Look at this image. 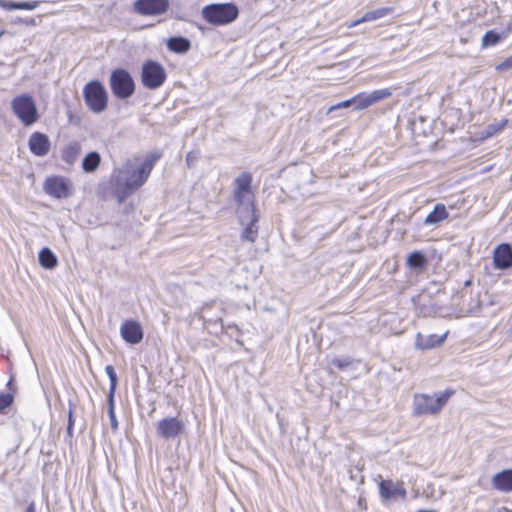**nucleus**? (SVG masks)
<instances>
[{
	"label": "nucleus",
	"mask_w": 512,
	"mask_h": 512,
	"mask_svg": "<svg viewBox=\"0 0 512 512\" xmlns=\"http://www.w3.org/2000/svg\"><path fill=\"white\" fill-rule=\"evenodd\" d=\"M158 158L151 157L142 162L128 160L114 172L113 183L120 203L146 182Z\"/></svg>",
	"instance_id": "obj_1"
},
{
	"label": "nucleus",
	"mask_w": 512,
	"mask_h": 512,
	"mask_svg": "<svg viewBox=\"0 0 512 512\" xmlns=\"http://www.w3.org/2000/svg\"><path fill=\"white\" fill-rule=\"evenodd\" d=\"M233 199L236 203L238 219H246L256 213L254 193L252 191V176L248 172L239 174L233 181Z\"/></svg>",
	"instance_id": "obj_2"
},
{
	"label": "nucleus",
	"mask_w": 512,
	"mask_h": 512,
	"mask_svg": "<svg viewBox=\"0 0 512 512\" xmlns=\"http://www.w3.org/2000/svg\"><path fill=\"white\" fill-rule=\"evenodd\" d=\"M201 16L211 25L224 26L238 18L239 9L234 3H212L202 8Z\"/></svg>",
	"instance_id": "obj_3"
},
{
	"label": "nucleus",
	"mask_w": 512,
	"mask_h": 512,
	"mask_svg": "<svg viewBox=\"0 0 512 512\" xmlns=\"http://www.w3.org/2000/svg\"><path fill=\"white\" fill-rule=\"evenodd\" d=\"M11 110L17 119L26 127L39 120V112L34 98L27 93L15 96L11 100Z\"/></svg>",
	"instance_id": "obj_4"
},
{
	"label": "nucleus",
	"mask_w": 512,
	"mask_h": 512,
	"mask_svg": "<svg viewBox=\"0 0 512 512\" xmlns=\"http://www.w3.org/2000/svg\"><path fill=\"white\" fill-rule=\"evenodd\" d=\"M454 394L453 390H445L435 397L427 394H417L413 400V413L417 416L437 414Z\"/></svg>",
	"instance_id": "obj_5"
},
{
	"label": "nucleus",
	"mask_w": 512,
	"mask_h": 512,
	"mask_svg": "<svg viewBox=\"0 0 512 512\" xmlns=\"http://www.w3.org/2000/svg\"><path fill=\"white\" fill-rule=\"evenodd\" d=\"M87 107L94 113H101L107 107V91L98 80L88 82L83 89Z\"/></svg>",
	"instance_id": "obj_6"
},
{
	"label": "nucleus",
	"mask_w": 512,
	"mask_h": 512,
	"mask_svg": "<svg viewBox=\"0 0 512 512\" xmlns=\"http://www.w3.org/2000/svg\"><path fill=\"white\" fill-rule=\"evenodd\" d=\"M110 88L117 98L127 99L134 93L135 84L127 70L118 68L110 75Z\"/></svg>",
	"instance_id": "obj_7"
},
{
	"label": "nucleus",
	"mask_w": 512,
	"mask_h": 512,
	"mask_svg": "<svg viewBox=\"0 0 512 512\" xmlns=\"http://www.w3.org/2000/svg\"><path fill=\"white\" fill-rule=\"evenodd\" d=\"M141 79L145 87L157 89L165 82V69L160 63L149 60L142 67Z\"/></svg>",
	"instance_id": "obj_8"
},
{
	"label": "nucleus",
	"mask_w": 512,
	"mask_h": 512,
	"mask_svg": "<svg viewBox=\"0 0 512 512\" xmlns=\"http://www.w3.org/2000/svg\"><path fill=\"white\" fill-rule=\"evenodd\" d=\"M185 428L184 422L177 417H167L157 423V435L165 440L179 436Z\"/></svg>",
	"instance_id": "obj_9"
},
{
	"label": "nucleus",
	"mask_w": 512,
	"mask_h": 512,
	"mask_svg": "<svg viewBox=\"0 0 512 512\" xmlns=\"http://www.w3.org/2000/svg\"><path fill=\"white\" fill-rule=\"evenodd\" d=\"M70 182L68 179L61 176L48 177L45 182L43 189L44 191L57 199L67 198L70 196Z\"/></svg>",
	"instance_id": "obj_10"
},
{
	"label": "nucleus",
	"mask_w": 512,
	"mask_h": 512,
	"mask_svg": "<svg viewBox=\"0 0 512 512\" xmlns=\"http://www.w3.org/2000/svg\"><path fill=\"white\" fill-rule=\"evenodd\" d=\"M391 95L392 91L389 88L374 90L370 93H359L353 97L355 110H364Z\"/></svg>",
	"instance_id": "obj_11"
},
{
	"label": "nucleus",
	"mask_w": 512,
	"mask_h": 512,
	"mask_svg": "<svg viewBox=\"0 0 512 512\" xmlns=\"http://www.w3.org/2000/svg\"><path fill=\"white\" fill-rule=\"evenodd\" d=\"M169 8L168 0H136L134 9L144 16L161 15Z\"/></svg>",
	"instance_id": "obj_12"
},
{
	"label": "nucleus",
	"mask_w": 512,
	"mask_h": 512,
	"mask_svg": "<svg viewBox=\"0 0 512 512\" xmlns=\"http://www.w3.org/2000/svg\"><path fill=\"white\" fill-rule=\"evenodd\" d=\"M28 147L33 155L44 157L50 152L51 142L46 134L36 131L30 135Z\"/></svg>",
	"instance_id": "obj_13"
},
{
	"label": "nucleus",
	"mask_w": 512,
	"mask_h": 512,
	"mask_svg": "<svg viewBox=\"0 0 512 512\" xmlns=\"http://www.w3.org/2000/svg\"><path fill=\"white\" fill-rule=\"evenodd\" d=\"M493 265L498 270H507L512 267V246L502 243L493 251Z\"/></svg>",
	"instance_id": "obj_14"
},
{
	"label": "nucleus",
	"mask_w": 512,
	"mask_h": 512,
	"mask_svg": "<svg viewBox=\"0 0 512 512\" xmlns=\"http://www.w3.org/2000/svg\"><path fill=\"white\" fill-rule=\"evenodd\" d=\"M121 337L129 344H138L143 339V329L141 325L134 320H126L120 327Z\"/></svg>",
	"instance_id": "obj_15"
},
{
	"label": "nucleus",
	"mask_w": 512,
	"mask_h": 512,
	"mask_svg": "<svg viewBox=\"0 0 512 512\" xmlns=\"http://www.w3.org/2000/svg\"><path fill=\"white\" fill-rule=\"evenodd\" d=\"M258 215L256 213H252L250 217L246 219H238L242 226H245L244 230L241 234V239L249 242H254L258 236Z\"/></svg>",
	"instance_id": "obj_16"
},
{
	"label": "nucleus",
	"mask_w": 512,
	"mask_h": 512,
	"mask_svg": "<svg viewBox=\"0 0 512 512\" xmlns=\"http://www.w3.org/2000/svg\"><path fill=\"white\" fill-rule=\"evenodd\" d=\"M494 489L501 492H512V469L496 473L491 480Z\"/></svg>",
	"instance_id": "obj_17"
},
{
	"label": "nucleus",
	"mask_w": 512,
	"mask_h": 512,
	"mask_svg": "<svg viewBox=\"0 0 512 512\" xmlns=\"http://www.w3.org/2000/svg\"><path fill=\"white\" fill-rule=\"evenodd\" d=\"M445 338L446 334L439 336L436 334L423 335L418 333L416 336L415 345L420 350L432 349L441 345L445 341Z\"/></svg>",
	"instance_id": "obj_18"
},
{
	"label": "nucleus",
	"mask_w": 512,
	"mask_h": 512,
	"mask_svg": "<svg viewBox=\"0 0 512 512\" xmlns=\"http://www.w3.org/2000/svg\"><path fill=\"white\" fill-rule=\"evenodd\" d=\"M392 13H393L392 7H381V8H377L375 10H370V11H367L366 13H364V15L361 18L354 21L350 26L353 27V26H357L361 23L375 21V20L384 18Z\"/></svg>",
	"instance_id": "obj_19"
},
{
	"label": "nucleus",
	"mask_w": 512,
	"mask_h": 512,
	"mask_svg": "<svg viewBox=\"0 0 512 512\" xmlns=\"http://www.w3.org/2000/svg\"><path fill=\"white\" fill-rule=\"evenodd\" d=\"M449 217V213L446 206L442 203H437L427 217L424 220V224L427 226H435L440 222L446 220Z\"/></svg>",
	"instance_id": "obj_20"
},
{
	"label": "nucleus",
	"mask_w": 512,
	"mask_h": 512,
	"mask_svg": "<svg viewBox=\"0 0 512 512\" xmlns=\"http://www.w3.org/2000/svg\"><path fill=\"white\" fill-rule=\"evenodd\" d=\"M81 150H82V147L79 142H77V141L69 142L62 150V155H61L62 160L65 163L72 165L78 159V156L80 155Z\"/></svg>",
	"instance_id": "obj_21"
},
{
	"label": "nucleus",
	"mask_w": 512,
	"mask_h": 512,
	"mask_svg": "<svg viewBox=\"0 0 512 512\" xmlns=\"http://www.w3.org/2000/svg\"><path fill=\"white\" fill-rule=\"evenodd\" d=\"M190 47V40L182 36L171 37L167 40V48L175 53H186Z\"/></svg>",
	"instance_id": "obj_22"
},
{
	"label": "nucleus",
	"mask_w": 512,
	"mask_h": 512,
	"mask_svg": "<svg viewBox=\"0 0 512 512\" xmlns=\"http://www.w3.org/2000/svg\"><path fill=\"white\" fill-rule=\"evenodd\" d=\"M101 163V156L97 151L86 154L82 160V169L86 173H93L97 170Z\"/></svg>",
	"instance_id": "obj_23"
},
{
	"label": "nucleus",
	"mask_w": 512,
	"mask_h": 512,
	"mask_svg": "<svg viewBox=\"0 0 512 512\" xmlns=\"http://www.w3.org/2000/svg\"><path fill=\"white\" fill-rule=\"evenodd\" d=\"M39 263L46 269H53L57 265V257L49 248H43L39 252Z\"/></svg>",
	"instance_id": "obj_24"
},
{
	"label": "nucleus",
	"mask_w": 512,
	"mask_h": 512,
	"mask_svg": "<svg viewBox=\"0 0 512 512\" xmlns=\"http://www.w3.org/2000/svg\"><path fill=\"white\" fill-rule=\"evenodd\" d=\"M426 258L423 253L415 251L407 258V264L413 269H422L426 265Z\"/></svg>",
	"instance_id": "obj_25"
},
{
	"label": "nucleus",
	"mask_w": 512,
	"mask_h": 512,
	"mask_svg": "<svg viewBox=\"0 0 512 512\" xmlns=\"http://www.w3.org/2000/svg\"><path fill=\"white\" fill-rule=\"evenodd\" d=\"M107 402H108V415L110 419V425L113 431H116L118 429V421L115 415V400L114 396L108 395L107 396Z\"/></svg>",
	"instance_id": "obj_26"
},
{
	"label": "nucleus",
	"mask_w": 512,
	"mask_h": 512,
	"mask_svg": "<svg viewBox=\"0 0 512 512\" xmlns=\"http://www.w3.org/2000/svg\"><path fill=\"white\" fill-rule=\"evenodd\" d=\"M105 372L110 380V387L108 395H115L116 387H117V374L112 365H107L105 367Z\"/></svg>",
	"instance_id": "obj_27"
},
{
	"label": "nucleus",
	"mask_w": 512,
	"mask_h": 512,
	"mask_svg": "<svg viewBox=\"0 0 512 512\" xmlns=\"http://www.w3.org/2000/svg\"><path fill=\"white\" fill-rule=\"evenodd\" d=\"M507 120L504 119V120H501V121H495L489 125L486 126L485 128V136L486 137H492L494 136L495 134H497L499 131H501L504 126L507 124Z\"/></svg>",
	"instance_id": "obj_28"
},
{
	"label": "nucleus",
	"mask_w": 512,
	"mask_h": 512,
	"mask_svg": "<svg viewBox=\"0 0 512 512\" xmlns=\"http://www.w3.org/2000/svg\"><path fill=\"white\" fill-rule=\"evenodd\" d=\"M501 37L497 32L487 31L482 38V45L484 47L493 46L500 41Z\"/></svg>",
	"instance_id": "obj_29"
},
{
	"label": "nucleus",
	"mask_w": 512,
	"mask_h": 512,
	"mask_svg": "<svg viewBox=\"0 0 512 512\" xmlns=\"http://www.w3.org/2000/svg\"><path fill=\"white\" fill-rule=\"evenodd\" d=\"M42 2L41 0L21 1L18 2V10H34L38 8Z\"/></svg>",
	"instance_id": "obj_30"
},
{
	"label": "nucleus",
	"mask_w": 512,
	"mask_h": 512,
	"mask_svg": "<svg viewBox=\"0 0 512 512\" xmlns=\"http://www.w3.org/2000/svg\"><path fill=\"white\" fill-rule=\"evenodd\" d=\"M352 105H354L353 97L351 99H347L345 101H342V102H339V103H337L335 105H332L331 107H329L327 113H331V112L339 110V109L348 108V107H350Z\"/></svg>",
	"instance_id": "obj_31"
},
{
	"label": "nucleus",
	"mask_w": 512,
	"mask_h": 512,
	"mask_svg": "<svg viewBox=\"0 0 512 512\" xmlns=\"http://www.w3.org/2000/svg\"><path fill=\"white\" fill-rule=\"evenodd\" d=\"M331 363L333 366L337 367L338 369L343 370L351 365L352 360L350 358H343V359L334 358Z\"/></svg>",
	"instance_id": "obj_32"
},
{
	"label": "nucleus",
	"mask_w": 512,
	"mask_h": 512,
	"mask_svg": "<svg viewBox=\"0 0 512 512\" xmlns=\"http://www.w3.org/2000/svg\"><path fill=\"white\" fill-rule=\"evenodd\" d=\"M13 402V397L9 393L0 394V411L9 407Z\"/></svg>",
	"instance_id": "obj_33"
},
{
	"label": "nucleus",
	"mask_w": 512,
	"mask_h": 512,
	"mask_svg": "<svg viewBox=\"0 0 512 512\" xmlns=\"http://www.w3.org/2000/svg\"><path fill=\"white\" fill-rule=\"evenodd\" d=\"M199 156H200L199 151H190L186 155V164H187V166L189 168L193 167L196 164V162L198 161Z\"/></svg>",
	"instance_id": "obj_34"
},
{
	"label": "nucleus",
	"mask_w": 512,
	"mask_h": 512,
	"mask_svg": "<svg viewBox=\"0 0 512 512\" xmlns=\"http://www.w3.org/2000/svg\"><path fill=\"white\" fill-rule=\"evenodd\" d=\"M0 7L6 11L18 10V2L12 0H0Z\"/></svg>",
	"instance_id": "obj_35"
},
{
	"label": "nucleus",
	"mask_w": 512,
	"mask_h": 512,
	"mask_svg": "<svg viewBox=\"0 0 512 512\" xmlns=\"http://www.w3.org/2000/svg\"><path fill=\"white\" fill-rule=\"evenodd\" d=\"M379 489H380V494L383 498L385 499H389L392 497L393 495V492L392 490L389 488V486L387 485V483L385 481H382L380 484H379Z\"/></svg>",
	"instance_id": "obj_36"
},
{
	"label": "nucleus",
	"mask_w": 512,
	"mask_h": 512,
	"mask_svg": "<svg viewBox=\"0 0 512 512\" xmlns=\"http://www.w3.org/2000/svg\"><path fill=\"white\" fill-rule=\"evenodd\" d=\"M512 68V55L505 59L503 62H501L499 65H497V70H508Z\"/></svg>",
	"instance_id": "obj_37"
},
{
	"label": "nucleus",
	"mask_w": 512,
	"mask_h": 512,
	"mask_svg": "<svg viewBox=\"0 0 512 512\" xmlns=\"http://www.w3.org/2000/svg\"><path fill=\"white\" fill-rule=\"evenodd\" d=\"M19 23H23L27 26H35L36 25V21L34 18H18V21Z\"/></svg>",
	"instance_id": "obj_38"
},
{
	"label": "nucleus",
	"mask_w": 512,
	"mask_h": 512,
	"mask_svg": "<svg viewBox=\"0 0 512 512\" xmlns=\"http://www.w3.org/2000/svg\"><path fill=\"white\" fill-rule=\"evenodd\" d=\"M72 414H73L72 409H69L68 427H67L68 433H71L73 423H74Z\"/></svg>",
	"instance_id": "obj_39"
},
{
	"label": "nucleus",
	"mask_w": 512,
	"mask_h": 512,
	"mask_svg": "<svg viewBox=\"0 0 512 512\" xmlns=\"http://www.w3.org/2000/svg\"><path fill=\"white\" fill-rule=\"evenodd\" d=\"M202 313H203V314H202V318L204 319V321H207V317H206V315H205V313H206L205 309H203V312H202ZM218 320H220V318H216V319L209 318V319H208V321H209V322H216V321H218Z\"/></svg>",
	"instance_id": "obj_40"
},
{
	"label": "nucleus",
	"mask_w": 512,
	"mask_h": 512,
	"mask_svg": "<svg viewBox=\"0 0 512 512\" xmlns=\"http://www.w3.org/2000/svg\"><path fill=\"white\" fill-rule=\"evenodd\" d=\"M418 512H436L435 510H419Z\"/></svg>",
	"instance_id": "obj_41"
},
{
	"label": "nucleus",
	"mask_w": 512,
	"mask_h": 512,
	"mask_svg": "<svg viewBox=\"0 0 512 512\" xmlns=\"http://www.w3.org/2000/svg\"><path fill=\"white\" fill-rule=\"evenodd\" d=\"M2 35H3V32H0V36H2Z\"/></svg>",
	"instance_id": "obj_42"
},
{
	"label": "nucleus",
	"mask_w": 512,
	"mask_h": 512,
	"mask_svg": "<svg viewBox=\"0 0 512 512\" xmlns=\"http://www.w3.org/2000/svg\"><path fill=\"white\" fill-rule=\"evenodd\" d=\"M231 512H234L233 510H231Z\"/></svg>",
	"instance_id": "obj_43"
}]
</instances>
